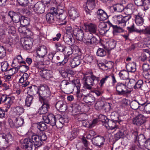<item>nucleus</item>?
I'll return each mask as SVG.
<instances>
[{
    "instance_id": "1",
    "label": "nucleus",
    "mask_w": 150,
    "mask_h": 150,
    "mask_svg": "<svg viewBox=\"0 0 150 150\" xmlns=\"http://www.w3.org/2000/svg\"><path fill=\"white\" fill-rule=\"evenodd\" d=\"M116 18L117 22L119 25L118 26L117 25H113L110 22H108L109 25L113 28V33L123 32L124 30L123 28L125 26L126 23L129 21L130 18V17L128 16L123 17L122 15H120L117 16Z\"/></svg>"
},
{
    "instance_id": "2",
    "label": "nucleus",
    "mask_w": 150,
    "mask_h": 150,
    "mask_svg": "<svg viewBox=\"0 0 150 150\" xmlns=\"http://www.w3.org/2000/svg\"><path fill=\"white\" fill-rule=\"evenodd\" d=\"M92 74L91 76H86L83 78L84 80L83 88L85 89L91 90L92 87L95 84V83H98L99 81V78L97 77Z\"/></svg>"
},
{
    "instance_id": "3",
    "label": "nucleus",
    "mask_w": 150,
    "mask_h": 150,
    "mask_svg": "<svg viewBox=\"0 0 150 150\" xmlns=\"http://www.w3.org/2000/svg\"><path fill=\"white\" fill-rule=\"evenodd\" d=\"M37 94L39 96L40 100H50L49 96L50 95V90L47 86L45 85H41L38 88Z\"/></svg>"
},
{
    "instance_id": "4",
    "label": "nucleus",
    "mask_w": 150,
    "mask_h": 150,
    "mask_svg": "<svg viewBox=\"0 0 150 150\" xmlns=\"http://www.w3.org/2000/svg\"><path fill=\"white\" fill-rule=\"evenodd\" d=\"M31 139L35 148H36L41 146L43 141H45L47 139V136L43 132H41L38 134L33 135Z\"/></svg>"
},
{
    "instance_id": "5",
    "label": "nucleus",
    "mask_w": 150,
    "mask_h": 150,
    "mask_svg": "<svg viewBox=\"0 0 150 150\" xmlns=\"http://www.w3.org/2000/svg\"><path fill=\"white\" fill-rule=\"evenodd\" d=\"M99 118H101L103 120L102 121L105 122V126L107 129H114L115 131L118 129L117 126L116 124V122L108 119L106 116L102 115H99Z\"/></svg>"
},
{
    "instance_id": "6",
    "label": "nucleus",
    "mask_w": 150,
    "mask_h": 150,
    "mask_svg": "<svg viewBox=\"0 0 150 150\" xmlns=\"http://www.w3.org/2000/svg\"><path fill=\"white\" fill-rule=\"evenodd\" d=\"M115 88L118 94L119 95L130 94L131 91L127 89L125 83H118L116 84Z\"/></svg>"
},
{
    "instance_id": "7",
    "label": "nucleus",
    "mask_w": 150,
    "mask_h": 150,
    "mask_svg": "<svg viewBox=\"0 0 150 150\" xmlns=\"http://www.w3.org/2000/svg\"><path fill=\"white\" fill-rule=\"evenodd\" d=\"M0 97L1 102L4 103L3 108H5L6 112H7L13 103V100L11 97H8L6 95H2Z\"/></svg>"
},
{
    "instance_id": "8",
    "label": "nucleus",
    "mask_w": 150,
    "mask_h": 150,
    "mask_svg": "<svg viewBox=\"0 0 150 150\" xmlns=\"http://www.w3.org/2000/svg\"><path fill=\"white\" fill-rule=\"evenodd\" d=\"M68 12L70 18L75 21L76 24H80L81 20L79 18V15L77 9L74 7H71Z\"/></svg>"
},
{
    "instance_id": "9",
    "label": "nucleus",
    "mask_w": 150,
    "mask_h": 150,
    "mask_svg": "<svg viewBox=\"0 0 150 150\" xmlns=\"http://www.w3.org/2000/svg\"><path fill=\"white\" fill-rule=\"evenodd\" d=\"M42 119L44 122L47 124H49L52 126L55 125L56 127V118L55 116L52 114L51 113L47 115H45L42 116Z\"/></svg>"
},
{
    "instance_id": "10",
    "label": "nucleus",
    "mask_w": 150,
    "mask_h": 150,
    "mask_svg": "<svg viewBox=\"0 0 150 150\" xmlns=\"http://www.w3.org/2000/svg\"><path fill=\"white\" fill-rule=\"evenodd\" d=\"M146 121V118L143 115L139 114L132 119V122L134 125L141 126L144 124Z\"/></svg>"
},
{
    "instance_id": "11",
    "label": "nucleus",
    "mask_w": 150,
    "mask_h": 150,
    "mask_svg": "<svg viewBox=\"0 0 150 150\" xmlns=\"http://www.w3.org/2000/svg\"><path fill=\"white\" fill-rule=\"evenodd\" d=\"M93 34L89 32L85 33L84 36L85 42L87 45H92L97 42V39L93 36Z\"/></svg>"
},
{
    "instance_id": "12",
    "label": "nucleus",
    "mask_w": 150,
    "mask_h": 150,
    "mask_svg": "<svg viewBox=\"0 0 150 150\" xmlns=\"http://www.w3.org/2000/svg\"><path fill=\"white\" fill-rule=\"evenodd\" d=\"M14 125L12 122V121L11 119H8V122L10 127L13 128L14 125L16 127H18L21 126L24 123V119L21 117H18L15 119L14 121Z\"/></svg>"
},
{
    "instance_id": "13",
    "label": "nucleus",
    "mask_w": 150,
    "mask_h": 150,
    "mask_svg": "<svg viewBox=\"0 0 150 150\" xmlns=\"http://www.w3.org/2000/svg\"><path fill=\"white\" fill-rule=\"evenodd\" d=\"M50 100L49 99L47 100H40L41 103H43L42 106L39 108V112H40V114H44L47 112L48 109L50 107Z\"/></svg>"
},
{
    "instance_id": "14",
    "label": "nucleus",
    "mask_w": 150,
    "mask_h": 150,
    "mask_svg": "<svg viewBox=\"0 0 150 150\" xmlns=\"http://www.w3.org/2000/svg\"><path fill=\"white\" fill-rule=\"evenodd\" d=\"M81 84L79 80L78 79H76L73 81L72 83H70L69 85L70 87V89H72L74 87H76L77 89L76 96L78 99L80 100L81 98L80 96L81 95L80 93V89Z\"/></svg>"
},
{
    "instance_id": "15",
    "label": "nucleus",
    "mask_w": 150,
    "mask_h": 150,
    "mask_svg": "<svg viewBox=\"0 0 150 150\" xmlns=\"http://www.w3.org/2000/svg\"><path fill=\"white\" fill-rule=\"evenodd\" d=\"M63 39L64 42L69 45H73L75 42V40L73 35L71 33H66L63 37Z\"/></svg>"
},
{
    "instance_id": "16",
    "label": "nucleus",
    "mask_w": 150,
    "mask_h": 150,
    "mask_svg": "<svg viewBox=\"0 0 150 150\" xmlns=\"http://www.w3.org/2000/svg\"><path fill=\"white\" fill-rule=\"evenodd\" d=\"M134 3L138 6H144V10H147L150 7L149 0H134Z\"/></svg>"
},
{
    "instance_id": "17",
    "label": "nucleus",
    "mask_w": 150,
    "mask_h": 150,
    "mask_svg": "<svg viewBox=\"0 0 150 150\" xmlns=\"http://www.w3.org/2000/svg\"><path fill=\"white\" fill-rule=\"evenodd\" d=\"M22 145L26 150H32L34 144L31 138H28L24 140Z\"/></svg>"
},
{
    "instance_id": "18",
    "label": "nucleus",
    "mask_w": 150,
    "mask_h": 150,
    "mask_svg": "<svg viewBox=\"0 0 150 150\" xmlns=\"http://www.w3.org/2000/svg\"><path fill=\"white\" fill-rule=\"evenodd\" d=\"M105 139L103 137L100 136H98L92 139V142L93 144L96 146H101L104 144Z\"/></svg>"
},
{
    "instance_id": "19",
    "label": "nucleus",
    "mask_w": 150,
    "mask_h": 150,
    "mask_svg": "<svg viewBox=\"0 0 150 150\" xmlns=\"http://www.w3.org/2000/svg\"><path fill=\"white\" fill-rule=\"evenodd\" d=\"M97 17L98 19L101 21H105L108 18L106 13L102 9H99L96 12Z\"/></svg>"
},
{
    "instance_id": "20",
    "label": "nucleus",
    "mask_w": 150,
    "mask_h": 150,
    "mask_svg": "<svg viewBox=\"0 0 150 150\" xmlns=\"http://www.w3.org/2000/svg\"><path fill=\"white\" fill-rule=\"evenodd\" d=\"M8 15L10 16L13 21L15 23L20 22L21 16L18 13H15L12 11H10L8 13Z\"/></svg>"
},
{
    "instance_id": "21",
    "label": "nucleus",
    "mask_w": 150,
    "mask_h": 150,
    "mask_svg": "<svg viewBox=\"0 0 150 150\" xmlns=\"http://www.w3.org/2000/svg\"><path fill=\"white\" fill-rule=\"evenodd\" d=\"M57 109L61 112H65L67 109V103L64 101L60 100L56 104Z\"/></svg>"
},
{
    "instance_id": "22",
    "label": "nucleus",
    "mask_w": 150,
    "mask_h": 150,
    "mask_svg": "<svg viewBox=\"0 0 150 150\" xmlns=\"http://www.w3.org/2000/svg\"><path fill=\"white\" fill-rule=\"evenodd\" d=\"M85 29L89 33L93 34L97 33V26L95 24L93 23H88L84 25Z\"/></svg>"
},
{
    "instance_id": "23",
    "label": "nucleus",
    "mask_w": 150,
    "mask_h": 150,
    "mask_svg": "<svg viewBox=\"0 0 150 150\" xmlns=\"http://www.w3.org/2000/svg\"><path fill=\"white\" fill-rule=\"evenodd\" d=\"M21 44L25 49L28 50L31 47L33 44L32 41L28 38H22L21 40Z\"/></svg>"
},
{
    "instance_id": "24",
    "label": "nucleus",
    "mask_w": 150,
    "mask_h": 150,
    "mask_svg": "<svg viewBox=\"0 0 150 150\" xmlns=\"http://www.w3.org/2000/svg\"><path fill=\"white\" fill-rule=\"evenodd\" d=\"M45 9V5L41 2H38L36 3L35 7L33 10L37 13L41 14L44 12Z\"/></svg>"
},
{
    "instance_id": "25",
    "label": "nucleus",
    "mask_w": 150,
    "mask_h": 150,
    "mask_svg": "<svg viewBox=\"0 0 150 150\" xmlns=\"http://www.w3.org/2000/svg\"><path fill=\"white\" fill-rule=\"evenodd\" d=\"M73 34L76 36V39L79 40H81L84 36V33L82 30L76 28L74 29Z\"/></svg>"
},
{
    "instance_id": "26",
    "label": "nucleus",
    "mask_w": 150,
    "mask_h": 150,
    "mask_svg": "<svg viewBox=\"0 0 150 150\" xmlns=\"http://www.w3.org/2000/svg\"><path fill=\"white\" fill-rule=\"evenodd\" d=\"M83 99L85 102L89 105H91L94 104L95 98L91 94H88L84 96Z\"/></svg>"
},
{
    "instance_id": "27",
    "label": "nucleus",
    "mask_w": 150,
    "mask_h": 150,
    "mask_svg": "<svg viewBox=\"0 0 150 150\" xmlns=\"http://www.w3.org/2000/svg\"><path fill=\"white\" fill-rule=\"evenodd\" d=\"M37 53L38 56L43 57L47 53L46 47L44 46H40L37 49Z\"/></svg>"
},
{
    "instance_id": "28",
    "label": "nucleus",
    "mask_w": 150,
    "mask_h": 150,
    "mask_svg": "<svg viewBox=\"0 0 150 150\" xmlns=\"http://www.w3.org/2000/svg\"><path fill=\"white\" fill-rule=\"evenodd\" d=\"M78 132V129L76 128H74L71 132L67 133L66 135L68 139L71 141L77 137Z\"/></svg>"
},
{
    "instance_id": "29",
    "label": "nucleus",
    "mask_w": 150,
    "mask_h": 150,
    "mask_svg": "<svg viewBox=\"0 0 150 150\" xmlns=\"http://www.w3.org/2000/svg\"><path fill=\"white\" fill-rule=\"evenodd\" d=\"M127 30L130 33L136 32L137 33H140V30H138L135 28L133 21H130L128 22Z\"/></svg>"
},
{
    "instance_id": "30",
    "label": "nucleus",
    "mask_w": 150,
    "mask_h": 150,
    "mask_svg": "<svg viewBox=\"0 0 150 150\" xmlns=\"http://www.w3.org/2000/svg\"><path fill=\"white\" fill-rule=\"evenodd\" d=\"M87 6L84 7L85 11L87 14L91 15L92 13V10L95 7V3H87Z\"/></svg>"
},
{
    "instance_id": "31",
    "label": "nucleus",
    "mask_w": 150,
    "mask_h": 150,
    "mask_svg": "<svg viewBox=\"0 0 150 150\" xmlns=\"http://www.w3.org/2000/svg\"><path fill=\"white\" fill-rule=\"evenodd\" d=\"M126 68L128 72H134L136 71V63L132 62L127 64Z\"/></svg>"
},
{
    "instance_id": "32",
    "label": "nucleus",
    "mask_w": 150,
    "mask_h": 150,
    "mask_svg": "<svg viewBox=\"0 0 150 150\" xmlns=\"http://www.w3.org/2000/svg\"><path fill=\"white\" fill-rule=\"evenodd\" d=\"M81 57H75L71 62V67L72 68L77 67L81 63Z\"/></svg>"
},
{
    "instance_id": "33",
    "label": "nucleus",
    "mask_w": 150,
    "mask_h": 150,
    "mask_svg": "<svg viewBox=\"0 0 150 150\" xmlns=\"http://www.w3.org/2000/svg\"><path fill=\"white\" fill-rule=\"evenodd\" d=\"M2 137L5 140L6 142L10 144H11L13 140V137L10 132L7 134H4Z\"/></svg>"
},
{
    "instance_id": "34",
    "label": "nucleus",
    "mask_w": 150,
    "mask_h": 150,
    "mask_svg": "<svg viewBox=\"0 0 150 150\" xmlns=\"http://www.w3.org/2000/svg\"><path fill=\"white\" fill-rule=\"evenodd\" d=\"M50 71L47 70H42L39 72L40 76L42 78L48 79L51 77Z\"/></svg>"
},
{
    "instance_id": "35",
    "label": "nucleus",
    "mask_w": 150,
    "mask_h": 150,
    "mask_svg": "<svg viewBox=\"0 0 150 150\" xmlns=\"http://www.w3.org/2000/svg\"><path fill=\"white\" fill-rule=\"evenodd\" d=\"M52 11L46 15V18L47 22L49 23H53L54 21L55 14L52 13Z\"/></svg>"
},
{
    "instance_id": "36",
    "label": "nucleus",
    "mask_w": 150,
    "mask_h": 150,
    "mask_svg": "<svg viewBox=\"0 0 150 150\" xmlns=\"http://www.w3.org/2000/svg\"><path fill=\"white\" fill-rule=\"evenodd\" d=\"M145 103L141 104L137 101L136 100H134L131 102L130 107L133 110H137L139 107V105H144Z\"/></svg>"
},
{
    "instance_id": "37",
    "label": "nucleus",
    "mask_w": 150,
    "mask_h": 150,
    "mask_svg": "<svg viewBox=\"0 0 150 150\" xmlns=\"http://www.w3.org/2000/svg\"><path fill=\"white\" fill-rule=\"evenodd\" d=\"M117 131V133L114 136V138L116 140H117L120 138L124 137L125 132V130L123 129L120 130L118 129V130Z\"/></svg>"
},
{
    "instance_id": "38",
    "label": "nucleus",
    "mask_w": 150,
    "mask_h": 150,
    "mask_svg": "<svg viewBox=\"0 0 150 150\" xmlns=\"http://www.w3.org/2000/svg\"><path fill=\"white\" fill-rule=\"evenodd\" d=\"M112 7L115 11L121 12L124 10V8L123 5L121 4H116L113 5Z\"/></svg>"
},
{
    "instance_id": "39",
    "label": "nucleus",
    "mask_w": 150,
    "mask_h": 150,
    "mask_svg": "<svg viewBox=\"0 0 150 150\" xmlns=\"http://www.w3.org/2000/svg\"><path fill=\"white\" fill-rule=\"evenodd\" d=\"M135 22L136 24L139 26L142 25L144 23V19L142 16L139 14L135 16Z\"/></svg>"
},
{
    "instance_id": "40",
    "label": "nucleus",
    "mask_w": 150,
    "mask_h": 150,
    "mask_svg": "<svg viewBox=\"0 0 150 150\" xmlns=\"http://www.w3.org/2000/svg\"><path fill=\"white\" fill-rule=\"evenodd\" d=\"M56 119L57 118L59 120V122L62 124H64L65 123H67L68 122V120L67 117H65L64 116L62 117L59 114H57L55 116Z\"/></svg>"
},
{
    "instance_id": "41",
    "label": "nucleus",
    "mask_w": 150,
    "mask_h": 150,
    "mask_svg": "<svg viewBox=\"0 0 150 150\" xmlns=\"http://www.w3.org/2000/svg\"><path fill=\"white\" fill-rule=\"evenodd\" d=\"M45 122H40L37 124V127L38 128L41 132L46 130L47 128V125L45 123Z\"/></svg>"
},
{
    "instance_id": "42",
    "label": "nucleus",
    "mask_w": 150,
    "mask_h": 150,
    "mask_svg": "<svg viewBox=\"0 0 150 150\" xmlns=\"http://www.w3.org/2000/svg\"><path fill=\"white\" fill-rule=\"evenodd\" d=\"M22 26L25 27L29 24V19L27 17L24 16H21V21L20 22Z\"/></svg>"
},
{
    "instance_id": "43",
    "label": "nucleus",
    "mask_w": 150,
    "mask_h": 150,
    "mask_svg": "<svg viewBox=\"0 0 150 150\" xmlns=\"http://www.w3.org/2000/svg\"><path fill=\"white\" fill-rule=\"evenodd\" d=\"M33 98L32 95H28L25 100V105L27 107H30L33 102Z\"/></svg>"
},
{
    "instance_id": "44",
    "label": "nucleus",
    "mask_w": 150,
    "mask_h": 150,
    "mask_svg": "<svg viewBox=\"0 0 150 150\" xmlns=\"http://www.w3.org/2000/svg\"><path fill=\"white\" fill-rule=\"evenodd\" d=\"M119 75L121 79L126 80V81L128 79V72L125 70L121 71L119 73Z\"/></svg>"
},
{
    "instance_id": "45",
    "label": "nucleus",
    "mask_w": 150,
    "mask_h": 150,
    "mask_svg": "<svg viewBox=\"0 0 150 150\" xmlns=\"http://www.w3.org/2000/svg\"><path fill=\"white\" fill-rule=\"evenodd\" d=\"M133 7V5L132 4L130 3L127 4L124 8V11L126 13L127 15H130L132 13V9Z\"/></svg>"
},
{
    "instance_id": "46",
    "label": "nucleus",
    "mask_w": 150,
    "mask_h": 150,
    "mask_svg": "<svg viewBox=\"0 0 150 150\" xmlns=\"http://www.w3.org/2000/svg\"><path fill=\"white\" fill-rule=\"evenodd\" d=\"M136 83V81L133 79H127L125 81L126 84L127 83L128 86L130 88H134L135 84Z\"/></svg>"
},
{
    "instance_id": "47",
    "label": "nucleus",
    "mask_w": 150,
    "mask_h": 150,
    "mask_svg": "<svg viewBox=\"0 0 150 150\" xmlns=\"http://www.w3.org/2000/svg\"><path fill=\"white\" fill-rule=\"evenodd\" d=\"M111 117L112 118V120L115 121L116 122L120 123L122 120H120V118L118 114L115 112H113L111 114Z\"/></svg>"
},
{
    "instance_id": "48",
    "label": "nucleus",
    "mask_w": 150,
    "mask_h": 150,
    "mask_svg": "<svg viewBox=\"0 0 150 150\" xmlns=\"http://www.w3.org/2000/svg\"><path fill=\"white\" fill-rule=\"evenodd\" d=\"M24 65H23L19 66H18L17 67H16L17 69V71H18L19 69H20V72L24 73L27 71L29 69V67L25 65V64Z\"/></svg>"
},
{
    "instance_id": "49",
    "label": "nucleus",
    "mask_w": 150,
    "mask_h": 150,
    "mask_svg": "<svg viewBox=\"0 0 150 150\" xmlns=\"http://www.w3.org/2000/svg\"><path fill=\"white\" fill-rule=\"evenodd\" d=\"M52 11V13L55 14V16L57 15L58 14L60 15L64 13V10L63 9L59 8L52 7L51 8V11Z\"/></svg>"
},
{
    "instance_id": "50",
    "label": "nucleus",
    "mask_w": 150,
    "mask_h": 150,
    "mask_svg": "<svg viewBox=\"0 0 150 150\" xmlns=\"http://www.w3.org/2000/svg\"><path fill=\"white\" fill-rule=\"evenodd\" d=\"M132 133V136L134 138L135 140H137L139 141V136H142L144 137V135L143 134H140L139 136H138V132L137 131L132 130L131 131Z\"/></svg>"
},
{
    "instance_id": "51",
    "label": "nucleus",
    "mask_w": 150,
    "mask_h": 150,
    "mask_svg": "<svg viewBox=\"0 0 150 150\" xmlns=\"http://www.w3.org/2000/svg\"><path fill=\"white\" fill-rule=\"evenodd\" d=\"M29 29L24 26H20L18 28V32L21 33L26 35L27 33L29 31Z\"/></svg>"
},
{
    "instance_id": "52",
    "label": "nucleus",
    "mask_w": 150,
    "mask_h": 150,
    "mask_svg": "<svg viewBox=\"0 0 150 150\" xmlns=\"http://www.w3.org/2000/svg\"><path fill=\"white\" fill-rule=\"evenodd\" d=\"M24 110L23 108L18 106L15 108L14 111L17 115H20L24 112Z\"/></svg>"
},
{
    "instance_id": "53",
    "label": "nucleus",
    "mask_w": 150,
    "mask_h": 150,
    "mask_svg": "<svg viewBox=\"0 0 150 150\" xmlns=\"http://www.w3.org/2000/svg\"><path fill=\"white\" fill-rule=\"evenodd\" d=\"M55 46L56 47L58 51L62 52L63 53L66 47L59 43L56 44Z\"/></svg>"
},
{
    "instance_id": "54",
    "label": "nucleus",
    "mask_w": 150,
    "mask_h": 150,
    "mask_svg": "<svg viewBox=\"0 0 150 150\" xmlns=\"http://www.w3.org/2000/svg\"><path fill=\"white\" fill-rule=\"evenodd\" d=\"M104 103L101 101L97 102L95 105L96 108L97 110L102 109L103 107L104 106Z\"/></svg>"
},
{
    "instance_id": "55",
    "label": "nucleus",
    "mask_w": 150,
    "mask_h": 150,
    "mask_svg": "<svg viewBox=\"0 0 150 150\" xmlns=\"http://www.w3.org/2000/svg\"><path fill=\"white\" fill-rule=\"evenodd\" d=\"M70 84V83L69 82L66 80H64L62 81L60 86L62 88H70V87H69V85Z\"/></svg>"
},
{
    "instance_id": "56",
    "label": "nucleus",
    "mask_w": 150,
    "mask_h": 150,
    "mask_svg": "<svg viewBox=\"0 0 150 150\" xmlns=\"http://www.w3.org/2000/svg\"><path fill=\"white\" fill-rule=\"evenodd\" d=\"M106 54V51L103 49L99 48L98 49L97 52V54L99 56L103 57L105 56Z\"/></svg>"
},
{
    "instance_id": "57",
    "label": "nucleus",
    "mask_w": 150,
    "mask_h": 150,
    "mask_svg": "<svg viewBox=\"0 0 150 150\" xmlns=\"http://www.w3.org/2000/svg\"><path fill=\"white\" fill-rule=\"evenodd\" d=\"M26 80L25 79L22 77L19 79V82L20 83H23L22 86L23 87H26L29 84V82L28 81H26Z\"/></svg>"
},
{
    "instance_id": "58",
    "label": "nucleus",
    "mask_w": 150,
    "mask_h": 150,
    "mask_svg": "<svg viewBox=\"0 0 150 150\" xmlns=\"http://www.w3.org/2000/svg\"><path fill=\"white\" fill-rule=\"evenodd\" d=\"M8 66L9 65L6 61H5L1 63V66L2 71H7Z\"/></svg>"
},
{
    "instance_id": "59",
    "label": "nucleus",
    "mask_w": 150,
    "mask_h": 150,
    "mask_svg": "<svg viewBox=\"0 0 150 150\" xmlns=\"http://www.w3.org/2000/svg\"><path fill=\"white\" fill-rule=\"evenodd\" d=\"M6 50L3 46H0V57L2 58L6 56Z\"/></svg>"
},
{
    "instance_id": "60",
    "label": "nucleus",
    "mask_w": 150,
    "mask_h": 150,
    "mask_svg": "<svg viewBox=\"0 0 150 150\" xmlns=\"http://www.w3.org/2000/svg\"><path fill=\"white\" fill-rule=\"evenodd\" d=\"M143 81L141 80H139L137 82H136L134 89L140 88L143 85Z\"/></svg>"
},
{
    "instance_id": "61",
    "label": "nucleus",
    "mask_w": 150,
    "mask_h": 150,
    "mask_svg": "<svg viewBox=\"0 0 150 150\" xmlns=\"http://www.w3.org/2000/svg\"><path fill=\"white\" fill-rule=\"evenodd\" d=\"M110 76L107 75L105 76L104 77L102 78V79L100 81L99 84H100V86L102 87L103 84L105 83V81L108 80L109 78H110Z\"/></svg>"
},
{
    "instance_id": "62",
    "label": "nucleus",
    "mask_w": 150,
    "mask_h": 150,
    "mask_svg": "<svg viewBox=\"0 0 150 150\" xmlns=\"http://www.w3.org/2000/svg\"><path fill=\"white\" fill-rule=\"evenodd\" d=\"M142 33L145 34L150 35V27H147L144 29L140 30V33Z\"/></svg>"
},
{
    "instance_id": "63",
    "label": "nucleus",
    "mask_w": 150,
    "mask_h": 150,
    "mask_svg": "<svg viewBox=\"0 0 150 150\" xmlns=\"http://www.w3.org/2000/svg\"><path fill=\"white\" fill-rule=\"evenodd\" d=\"M19 4L23 6H25L27 5L29 3L28 0H17Z\"/></svg>"
},
{
    "instance_id": "64",
    "label": "nucleus",
    "mask_w": 150,
    "mask_h": 150,
    "mask_svg": "<svg viewBox=\"0 0 150 150\" xmlns=\"http://www.w3.org/2000/svg\"><path fill=\"white\" fill-rule=\"evenodd\" d=\"M28 5L30 8H33L34 9L36 5L35 0H31L29 2Z\"/></svg>"
}]
</instances>
